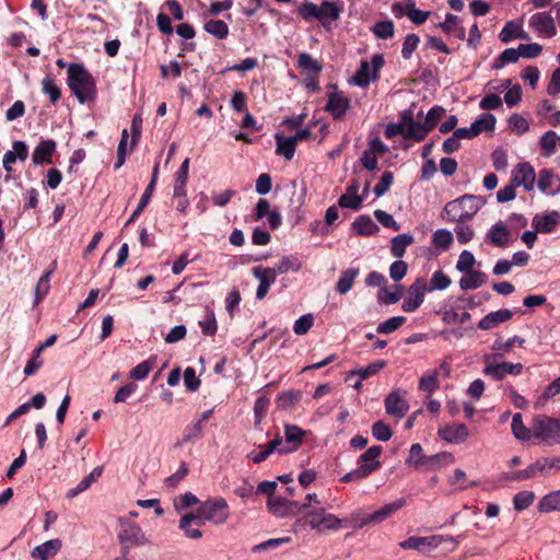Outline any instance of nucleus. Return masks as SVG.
<instances>
[{
  "label": "nucleus",
  "mask_w": 560,
  "mask_h": 560,
  "mask_svg": "<svg viewBox=\"0 0 560 560\" xmlns=\"http://www.w3.org/2000/svg\"><path fill=\"white\" fill-rule=\"evenodd\" d=\"M68 86L81 104L94 101L96 83L93 75L79 63L68 67Z\"/></svg>",
  "instance_id": "obj_1"
},
{
  "label": "nucleus",
  "mask_w": 560,
  "mask_h": 560,
  "mask_svg": "<svg viewBox=\"0 0 560 560\" xmlns=\"http://www.w3.org/2000/svg\"><path fill=\"white\" fill-rule=\"evenodd\" d=\"M483 206L481 197L475 195H464L455 200L447 202L442 211V218L448 222H467Z\"/></svg>",
  "instance_id": "obj_2"
},
{
  "label": "nucleus",
  "mask_w": 560,
  "mask_h": 560,
  "mask_svg": "<svg viewBox=\"0 0 560 560\" xmlns=\"http://www.w3.org/2000/svg\"><path fill=\"white\" fill-rule=\"evenodd\" d=\"M553 469H560V456L539 457L525 469L506 475L505 479L511 481H520L534 479L539 476L547 477L552 474Z\"/></svg>",
  "instance_id": "obj_3"
},
{
  "label": "nucleus",
  "mask_w": 560,
  "mask_h": 560,
  "mask_svg": "<svg viewBox=\"0 0 560 560\" xmlns=\"http://www.w3.org/2000/svg\"><path fill=\"white\" fill-rule=\"evenodd\" d=\"M533 436L547 445L560 444V420L538 415L532 421Z\"/></svg>",
  "instance_id": "obj_4"
},
{
  "label": "nucleus",
  "mask_w": 560,
  "mask_h": 560,
  "mask_svg": "<svg viewBox=\"0 0 560 560\" xmlns=\"http://www.w3.org/2000/svg\"><path fill=\"white\" fill-rule=\"evenodd\" d=\"M194 514L197 517L198 525H202L205 522L219 525L226 522L229 517V506L224 499L214 498L201 503Z\"/></svg>",
  "instance_id": "obj_5"
},
{
  "label": "nucleus",
  "mask_w": 560,
  "mask_h": 560,
  "mask_svg": "<svg viewBox=\"0 0 560 560\" xmlns=\"http://www.w3.org/2000/svg\"><path fill=\"white\" fill-rule=\"evenodd\" d=\"M501 353L494 354H485L483 362L486 364L483 369V374L491 376L495 381H501L505 377L506 374L511 375H520L523 372L522 363H511V362H501L494 363L499 358H501Z\"/></svg>",
  "instance_id": "obj_6"
},
{
  "label": "nucleus",
  "mask_w": 560,
  "mask_h": 560,
  "mask_svg": "<svg viewBox=\"0 0 560 560\" xmlns=\"http://www.w3.org/2000/svg\"><path fill=\"white\" fill-rule=\"evenodd\" d=\"M306 524L317 532L336 530L341 525V520L326 512L323 508H314L305 516Z\"/></svg>",
  "instance_id": "obj_7"
},
{
  "label": "nucleus",
  "mask_w": 560,
  "mask_h": 560,
  "mask_svg": "<svg viewBox=\"0 0 560 560\" xmlns=\"http://www.w3.org/2000/svg\"><path fill=\"white\" fill-rule=\"evenodd\" d=\"M425 291V281L422 278H418L409 287L408 294L402 302L401 308L407 313L415 312L423 303Z\"/></svg>",
  "instance_id": "obj_8"
},
{
  "label": "nucleus",
  "mask_w": 560,
  "mask_h": 560,
  "mask_svg": "<svg viewBox=\"0 0 560 560\" xmlns=\"http://www.w3.org/2000/svg\"><path fill=\"white\" fill-rule=\"evenodd\" d=\"M536 174L529 163H518L511 174V182L515 186H523L527 191L534 189Z\"/></svg>",
  "instance_id": "obj_9"
},
{
  "label": "nucleus",
  "mask_w": 560,
  "mask_h": 560,
  "mask_svg": "<svg viewBox=\"0 0 560 560\" xmlns=\"http://www.w3.org/2000/svg\"><path fill=\"white\" fill-rule=\"evenodd\" d=\"M528 24L541 37L550 38L557 33L553 19L547 12L533 14Z\"/></svg>",
  "instance_id": "obj_10"
},
{
  "label": "nucleus",
  "mask_w": 560,
  "mask_h": 560,
  "mask_svg": "<svg viewBox=\"0 0 560 560\" xmlns=\"http://www.w3.org/2000/svg\"><path fill=\"white\" fill-rule=\"evenodd\" d=\"M350 107V100L341 92L334 91L328 94V101L325 110L328 112L334 119L340 120L345 117Z\"/></svg>",
  "instance_id": "obj_11"
},
{
  "label": "nucleus",
  "mask_w": 560,
  "mask_h": 560,
  "mask_svg": "<svg viewBox=\"0 0 560 560\" xmlns=\"http://www.w3.org/2000/svg\"><path fill=\"white\" fill-rule=\"evenodd\" d=\"M254 277L259 281L256 291V298L262 300L266 298L271 284L275 283L277 276L271 268L255 267L253 268Z\"/></svg>",
  "instance_id": "obj_12"
},
{
  "label": "nucleus",
  "mask_w": 560,
  "mask_h": 560,
  "mask_svg": "<svg viewBox=\"0 0 560 560\" xmlns=\"http://www.w3.org/2000/svg\"><path fill=\"white\" fill-rule=\"evenodd\" d=\"M560 223V213L550 211L536 214L532 220V225L539 233H550Z\"/></svg>",
  "instance_id": "obj_13"
},
{
  "label": "nucleus",
  "mask_w": 560,
  "mask_h": 560,
  "mask_svg": "<svg viewBox=\"0 0 560 560\" xmlns=\"http://www.w3.org/2000/svg\"><path fill=\"white\" fill-rule=\"evenodd\" d=\"M307 432L295 424H284V439L292 446L279 448V454H287L296 451L304 441Z\"/></svg>",
  "instance_id": "obj_14"
},
{
  "label": "nucleus",
  "mask_w": 560,
  "mask_h": 560,
  "mask_svg": "<svg viewBox=\"0 0 560 560\" xmlns=\"http://www.w3.org/2000/svg\"><path fill=\"white\" fill-rule=\"evenodd\" d=\"M485 240L497 247H506L511 241V232L504 222L498 221L489 229Z\"/></svg>",
  "instance_id": "obj_15"
},
{
  "label": "nucleus",
  "mask_w": 560,
  "mask_h": 560,
  "mask_svg": "<svg viewBox=\"0 0 560 560\" xmlns=\"http://www.w3.org/2000/svg\"><path fill=\"white\" fill-rule=\"evenodd\" d=\"M408 409L409 405L399 390L392 392L385 399V410L390 416L402 418Z\"/></svg>",
  "instance_id": "obj_16"
},
{
  "label": "nucleus",
  "mask_w": 560,
  "mask_h": 560,
  "mask_svg": "<svg viewBox=\"0 0 560 560\" xmlns=\"http://www.w3.org/2000/svg\"><path fill=\"white\" fill-rule=\"evenodd\" d=\"M119 525L118 538L121 544L136 545L143 540V533L137 524L120 520Z\"/></svg>",
  "instance_id": "obj_17"
},
{
  "label": "nucleus",
  "mask_w": 560,
  "mask_h": 560,
  "mask_svg": "<svg viewBox=\"0 0 560 560\" xmlns=\"http://www.w3.org/2000/svg\"><path fill=\"white\" fill-rule=\"evenodd\" d=\"M441 536H428V537H417L411 536L408 539L399 542V546L402 549H415V550H430L436 548L442 542Z\"/></svg>",
  "instance_id": "obj_18"
},
{
  "label": "nucleus",
  "mask_w": 560,
  "mask_h": 560,
  "mask_svg": "<svg viewBox=\"0 0 560 560\" xmlns=\"http://www.w3.org/2000/svg\"><path fill=\"white\" fill-rule=\"evenodd\" d=\"M438 434L448 443L459 444L467 440L469 433L465 424H453L440 428Z\"/></svg>",
  "instance_id": "obj_19"
},
{
  "label": "nucleus",
  "mask_w": 560,
  "mask_h": 560,
  "mask_svg": "<svg viewBox=\"0 0 560 560\" xmlns=\"http://www.w3.org/2000/svg\"><path fill=\"white\" fill-rule=\"evenodd\" d=\"M512 315L513 313L508 308L491 312L479 320L478 328L481 330L492 329L499 324L508 322Z\"/></svg>",
  "instance_id": "obj_20"
},
{
  "label": "nucleus",
  "mask_w": 560,
  "mask_h": 560,
  "mask_svg": "<svg viewBox=\"0 0 560 560\" xmlns=\"http://www.w3.org/2000/svg\"><path fill=\"white\" fill-rule=\"evenodd\" d=\"M55 150L56 142L54 140L40 141L32 154L33 164L38 165L50 163Z\"/></svg>",
  "instance_id": "obj_21"
},
{
  "label": "nucleus",
  "mask_w": 560,
  "mask_h": 560,
  "mask_svg": "<svg viewBox=\"0 0 560 560\" xmlns=\"http://www.w3.org/2000/svg\"><path fill=\"white\" fill-rule=\"evenodd\" d=\"M359 188L360 186L358 183H352L347 188V191L340 196L338 205L341 208L359 210L364 199L363 196L358 195Z\"/></svg>",
  "instance_id": "obj_22"
},
{
  "label": "nucleus",
  "mask_w": 560,
  "mask_h": 560,
  "mask_svg": "<svg viewBox=\"0 0 560 560\" xmlns=\"http://www.w3.org/2000/svg\"><path fill=\"white\" fill-rule=\"evenodd\" d=\"M464 277L459 279V288L464 291L475 290L487 282V275L480 270H470L463 272Z\"/></svg>",
  "instance_id": "obj_23"
},
{
  "label": "nucleus",
  "mask_w": 560,
  "mask_h": 560,
  "mask_svg": "<svg viewBox=\"0 0 560 560\" xmlns=\"http://www.w3.org/2000/svg\"><path fill=\"white\" fill-rule=\"evenodd\" d=\"M197 517L194 513H187L182 516L178 527L184 532V535L190 539H199L202 536L199 529Z\"/></svg>",
  "instance_id": "obj_24"
},
{
  "label": "nucleus",
  "mask_w": 560,
  "mask_h": 560,
  "mask_svg": "<svg viewBox=\"0 0 560 560\" xmlns=\"http://www.w3.org/2000/svg\"><path fill=\"white\" fill-rule=\"evenodd\" d=\"M341 8L332 1H323L319 4L318 21L327 27L329 21H337L340 18Z\"/></svg>",
  "instance_id": "obj_25"
},
{
  "label": "nucleus",
  "mask_w": 560,
  "mask_h": 560,
  "mask_svg": "<svg viewBox=\"0 0 560 560\" xmlns=\"http://www.w3.org/2000/svg\"><path fill=\"white\" fill-rule=\"evenodd\" d=\"M454 242L453 233L447 229H439L433 232L431 244L440 253L447 252Z\"/></svg>",
  "instance_id": "obj_26"
},
{
  "label": "nucleus",
  "mask_w": 560,
  "mask_h": 560,
  "mask_svg": "<svg viewBox=\"0 0 560 560\" xmlns=\"http://www.w3.org/2000/svg\"><path fill=\"white\" fill-rule=\"evenodd\" d=\"M61 542L59 539L48 540L32 550V557L37 560H48L54 557L60 549Z\"/></svg>",
  "instance_id": "obj_27"
},
{
  "label": "nucleus",
  "mask_w": 560,
  "mask_h": 560,
  "mask_svg": "<svg viewBox=\"0 0 560 560\" xmlns=\"http://www.w3.org/2000/svg\"><path fill=\"white\" fill-rule=\"evenodd\" d=\"M439 27H441L444 33L459 39H463L466 35L465 28L460 25L459 18L451 13L446 14L445 21L441 22Z\"/></svg>",
  "instance_id": "obj_28"
},
{
  "label": "nucleus",
  "mask_w": 560,
  "mask_h": 560,
  "mask_svg": "<svg viewBox=\"0 0 560 560\" xmlns=\"http://www.w3.org/2000/svg\"><path fill=\"white\" fill-rule=\"evenodd\" d=\"M102 472H103V467L98 466V467H95L88 476H85L78 485L77 487L70 489L68 492H67V498L68 499H73L74 497H77L78 494H80L81 492L88 490L91 485L93 482H95L101 476H102Z\"/></svg>",
  "instance_id": "obj_29"
},
{
  "label": "nucleus",
  "mask_w": 560,
  "mask_h": 560,
  "mask_svg": "<svg viewBox=\"0 0 560 560\" xmlns=\"http://www.w3.org/2000/svg\"><path fill=\"white\" fill-rule=\"evenodd\" d=\"M57 267V261L54 260L50 264V268L39 278L35 287V301L34 304H38L49 292L50 289V276Z\"/></svg>",
  "instance_id": "obj_30"
},
{
  "label": "nucleus",
  "mask_w": 560,
  "mask_h": 560,
  "mask_svg": "<svg viewBox=\"0 0 560 560\" xmlns=\"http://www.w3.org/2000/svg\"><path fill=\"white\" fill-rule=\"evenodd\" d=\"M277 140L276 153L282 155L285 160L291 161L295 153L296 144L291 137H282L279 133L275 136Z\"/></svg>",
  "instance_id": "obj_31"
},
{
  "label": "nucleus",
  "mask_w": 560,
  "mask_h": 560,
  "mask_svg": "<svg viewBox=\"0 0 560 560\" xmlns=\"http://www.w3.org/2000/svg\"><path fill=\"white\" fill-rule=\"evenodd\" d=\"M430 130L423 124L416 122L409 117L405 122L404 138L413 139L416 141L423 140Z\"/></svg>",
  "instance_id": "obj_32"
},
{
  "label": "nucleus",
  "mask_w": 560,
  "mask_h": 560,
  "mask_svg": "<svg viewBox=\"0 0 560 560\" xmlns=\"http://www.w3.org/2000/svg\"><path fill=\"white\" fill-rule=\"evenodd\" d=\"M415 242L411 234L402 233L392 238L390 253L396 258H401L406 248Z\"/></svg>",
  "instance_id": "obj_33"
},
{
  "label": "nucleus",
  "mask_w": 560,
  "mask_h": 560,
  "mask_svg": "<svg viewBox=\"0 0 560 560\" xmlns=\"http://www.w3.org/2000/svg\"><path fill=\"white\" fill-rule=\"evenodd\" d=\"M376 79L377 75L372 71L370 62L361 61L360 68L352 78V83L358 86H366Z\"/></svg>",
  "instance_id": "obj_34"
},
{
  "label": "nucleus",
  "mask_w": 560,
  "mask_h": 560,
  "mask_svg": "<svg viewBox=\"0 0 560 560\" xmlns=\"http://www.w3.org/2000/svg\"><path fill=\"white\" fill-rule=\"evenodd\" d=\"M267 505L275 516L283 517L291 512L292 503L282 497H270Z\"/></svg>",
  "instance_id": "obj_35"
},
{
  "label": "nucleus",
  "mask_w": 560,
  "mask_h": 560,
  "mask_svg": "<svg viewBox=\"0 0 560 560\" xmlns=\"http://www.w3.org/2000/svg\"><path fill=\"white\" fill-rule=\"evenodd\" d=\"M302 268L301 260L294 255L283 256L276 265L271 268L276 276L287 273L288 271H299Z\"/></svg>",
  "instance_id": "obj_36"
},
{
  "label": "nucleus",
  "mask_w": 560,
  "mask_h": 560,
  "mask_svg": "<svg viewBox=\"0 0 560 560\" xmlns=\"http://www.w3.org/2000/svg\"><path fill=\"white\" fill-rule=\"evenodd\" d=\"M359 268H349L341 272V276L336 283V290L339 294H346L351 290L355 278L359 276Z\"/></svg>",
  "instance_id": "obj_37"
},
{
  "label": "nucleus",
  "mask_w": 560,
  "mask_h": 560,
  "mask_svg": "<svg viewBox=\"0 0 560 560\" xmlns=\"http://www.w3.org/2000/svg\"><path fill=\"white\" fill-rule=\"evenodd\" d=\"M405 504L404 499H399L395 502L384 505L382 509L375 511L370 514V521L373 523H381L390 515H393L396 511L402 508Z\"/></svg>",
  "instance_id": "obj_38"
},
{
  "label": "nucleus",
  "mask_w": 560,
  "mask_h": 560,
  "mask_svg": "<svg viewBox=\"0 0 560 560\" xmlns=\"http://www.w3.org/2000/svg\"><path fill=\"white\" fill-rule=\"evenodd\" d=\"M378 469V464L360 466L341 477L342 482L359 481L369 477L373 471Z\"/></svg>",
  "instance_id": "obj_39"
},
{
  "label": "nucleus",
  "mask_w": 560,
  "mask_h": 560,
  "mask_svg": "<svg viewBox=\"0 0 560 560\" xmlns=\"http://www.w3.org/2000/svg\"><path fill=\"white\" fill-rule=\"evenodd\" d=\"M537 508L541 513L560 511V490L552 491L542 497Z\"/></svg>",
  "instance_id": "obj_40"
},
{
  "label": "nucleus",
  "mask_w": 560,
  "mask_h": 560,
  "mask_svg": "<svg viewBox=\"0 0 560 560\" xmlns=\"http://www.w3.org/2000/svg\"><path fill=\"white\" fill-rule=\"evenodd\" d=\"M512 432L517 440L528 441L533 436L532 427L528 429L523 423L521 413H515L512 419Z\"/></svg>",
  "instance_id": "obj_41"
},
{
  "label": "nucleus",
  "mask_w": 560,
  "mask_h": 560,
  "mask_svg": "<svg viewBox=\"0 0 560 560\" xmlns=\"http://www.w3.org/2000/svg\"><path fill=\"white\" fill-rule=\"evenodd\" d=\"M385 366L384 361H375L366 368L350 371L347 375V381H350L354 376H359L361 380H366L372 375L377 374Z\"/></svg>",
  "instance_id": "obj_42"
},
{
  "label": "nucleus",
  "mask_w": 560,
  "mask_h": 560,
  "mask_svg": "<svg viewBox=\"0 0 560 560\" xmlns=\"http://www.w3.org/2000/svg\"><path fill=\"white\" fill-rule=\"evenodd\" d=\"M352 225L359 235H372L378 230L377 225L368 215H360Z\"/></svg>",
  "instance_id": "obj_43"
},
{
  "label": "nucleus",
  "mask_w": 560,
  "mask_h": 560,
  "mask_svg": "<svg viewBox=\"0 0 560 560\" xmlns=\"http://www.w3.org/2000/svg\"><path fill=\"white\" fill-rule=\"evenodd\" d=\"M557 142L558 136L555 131L549 130L545 132L539 139L541 154L546 158L551 156L556 152Z\"/></svg>",
  "instance_id": "obj_44"
},
{
  "label": "nucleus",
  "mask_w": 560,
  "mask_h": 560,
  "mask_svg": "<svg viewBox=\"0 0 560 560\" xmlns=\"http://www.w3.org/2000/svg\"><path fill=\"white\" fill-rule=\"evenodd\" d=\"M454 462V456L450 453L443 452L435 455L427 456L423 467L429 470H434L440 466H447Z\"/></svg>",
  "instance_id": "obj_45"
},
{
  "label": "nucleus",
  "mask_w": 560,
  "mask_h": 560,
  "mask_svg": "<svg viewBox=\"0 0 560 560\" xmlns=\"http://www.w3.org/2000/svg\"><path fill=\"white\" fill-rule=\"evenodd\" d=\"M202 436V420H198L195 423L186 427L183 432V438L180 441L176 443V445H182L186 443H191L199 440Z\"/></svg>",
  "instance_id": "obj_46"
},
{
  "label": "nucleus",
  "mask_w": 560,
  "mask_h": 560,
  "mask_svg": "<svg viewBox=\"0 0 560 560\" xmlns=\"http://www.w3.org/2000/svg\"><path fill=\"white\" fill-rule=\"evenodd\" d=\"M42 91L44 94L48 95L52 104H56L61 97L60 88L51 77L47 75L42 80Z\"/></svg>",
  "instance_id": "obj_47"
},
{
  "label": "nucleus",
  "mask_w": 560,
  "mask_h": 560,
  "mask_svg": "<svg viewBox=\"0 0 560 560\" xmlns=\"http://www.w3.org/2000/svg\"><path fill=\"white\" fill-rule=\"evenodd\" d=\"M427 456L423 454L422 446L419 443L411 445L409 456L406 459V465L419 468L423 467Z\"/></svg>",
  "instance_id": "obj_48"
},
{
  "label": "nucleus",
  "mask_w": 560,
  "mask_h": 560,
  "mask_svg": "<svg viewBox=\"0 0 560 560\" xmlns=\"http://www.w3.org/2000/svg\"><path fill=\"white\" fill-rule=\"evenodd\" d=\"M205 31L219 39H223L229 34V26L222 20H210L205 24Z\"/></svg>",
  "instance_id": "obj_49"
},
{
  "label": "nucleus",
  "mask_w": 560,
  "mask_h": 560,
  "mask_svg": "<svg viewBox=\"0 0 560 560\" xmlns=\"http://www.w3.org/2000/svg\"><path fill=\"white\" fill-rule=\"evenodd\" d=\"M452 283L451 278L445 275L442 270H436L433 272L429 288H427L428 291H434V290H445L447 289Z\"/></svg>",
  "instance_id": "obj_50"
},
{
  "label": "nucleus",
  "mask_w": 560,
  "mask_h": 560,
  "mask_svg": "<svg viewBox=\"0 0 560 560\" xmlns=\"http://www.w3.org/2000/svg\"><path fill=\"white\" fill-rule=\"evenodd\" d=\"M555 180V173L551 170H541L538 174V188L540 191L545 194L555 195L556 191L552 190Z\"/></svg>",
  "instance_id": "obj_51"
},
{
  "label": "nucleus",
  "mask_w": 560,
  "mask_h": 560,
  "mask_svg": "<svg viewBox=\"0 0 560 560\" xmlns=\"http://www.w3.org/2000/svg\"><path fill=\"white\" fill-rule=\"evenodd\" d=\"M382 446L380 445H373L370 448H368L358 459V465H371V464H378V468L381 467V462L378 460V457L382 454Z\"/></svg>",
  "instance_id": "obj_52"
},
{
  "label": "nucleus",
  "mask_w": 560,
  "mask_h": 560,
  "mask_svg": "<svg viewBox=\"0 0 560 560\" xmlns=\"http://www.w3.org/2000/svg\"><path fill=\"white\" fill-rule=\"evenodd\" d=\"M406 323V317L404 316H395L390 317L387 320L378 324L376 331L382 335H388L397 330L400 326Z\"/></svg>",
  "instance_id": "obj_53"
},
{
  "label": "nucleus",
  "mask_w": 560,
  "mask_h": 560,
  "mask_svg": "<svg viewBox=\"0 0 560 560\" xmlns=\"http://www.w3.org/2000/svg\"><path fill=\"white\" fill-rule=\"evenodd\" d=\"M560 393V376L553 380L544 390V393L537 398L535 407H542L548 399L552 398Z\"/></svg>",
  "instance_id": "obj_54"
},
{
  "label": "nucleus",
  "mask_w": 560,
  "mask_h": 560,
  "mask_svg": "<svg viewBox=\"0 0 560 560\" xmlns=\"http://www.w3.org/2000/svg\"><path fill=\"white\" fill-rule=\"evenodd\" d=\"M439 372L431 371L428 374L423 375L419 380V389L427 393H433L439 388Z\"/></svg>",
  "instance_id": "obj_55"
},
{
  "label": "nucleus",
  "mask_w": 560,
  "mask_h": 560,
  "mask_svg": "<svg viewBox=\"0 0 560 560\" xmlns=\"http://www.w3.org/2000/svg\"><path fill=\"white\" fill-rule=\"evenodd\" d=\"M476 258L474 254L467 249L463 250L459 254V257L456 262V270L459 272H466L470 270H475L474 266L476 265Z\"/></svg>",
  "instance_id": "obj_56"
},
{
  "label": "nucleus",
  "mask_w": 560,
  "mask_h": 560,
  "mask_svg": "<svg viewBox=\"0 0 560 560\" xmlns=\"http://www.w3.org/2000/svg\"><path fill=\"white\" fill-rule=\"evenodd\" d=\"M301 392H283L277 397L278 407L281 409H289L294 406L301 399Z\"/></svg>",
  "instance_id": "obj_57"
},
{
  "label": "nucleus",
  "mask_w": 560,
  "mask_h": 560,
  "mask_svg": "<svg viewBox=\"0 0 560 560\" xmlns=\"http://www.w3.org/2000/svg\"><path fill=\"white\" fill-rule=\"evenodd\" d=\"M373 34L381 39H387L394 36V23L392 21H380L371 28Z\"/></svg>",
  "instance_id": "obj_58"
},
{
  "label": "nucleus",
  "mask_w": 560,
  "mask_h": 560,
  "mask_svg": "<svg viewBox=\"0 0 560 560\" xmlns=\"http://www.w3.org/2000/svg\"><path fill=\"white\" fill-rule=\"evenodd\" d=\"M495 117L492 114H483L472 122L476 132L492 131L495 127Z\"/></svg>",
  "instance_id": "obj_59"
},
{
  "label": "nucleus",
  "mask_w": 560,
  "mask_h": 560,
  "mask_svg": "<svg viewBox=\"0 0 560 560\" xmlns=\"http://www.w3.org/2000/svg\"><path fill=\"white\" fill-rule=\"evenodd\" d=\"M535 499V493L533 491H520L514 495L513 504L516 511L526 510Z\"/></svg>",
  "instance_id": "obj_60"
},
{
  "label": "nucleus",
  "mask_w": 560,
  "mask_h": 560,
  "mask_svg": "<svg viewBox=\"0 0 560 560\" xmlns=\"http://www.w3.org/2000/svg\"><path fill=\"white\" fill-rule=\"evenodd\" d=\"M299 67L318 74L323 67L318 60L314 59L310 54L303 52L299 56Z\"/></svg>",
  "instance_id": "obj_61"
},
{
  "label": "nucleus",
  "mask_w": 560,
  "mask_h": 560,
  "mask_svg": "<svg viewBox=\"0 0 560 560\" xmlns=\"http://www.w3.org/2000/svg\"><path fill=\"white\" fill-rule=\"evenodd\" d=\"M298 12L301 15V18L306 22H310L312 20H318L319 5L306 1L299 7Z\"/></svg>",
  "instance_id": "obj_62"
},
{
  "label": "nucleus",
  "mask_w": 560,
  "mask_h": 560,
  "mask_svg": "<svg viewBox=\"0 0 560 560\" xmlns=\"http://www.w3.org/2000/svg\"><path fill=\"white\" fill-rule=\"evenodd\" d=\"M521 34V25L515 23L514 21L508 22L502 31L499 34V38L503 43H509L514 38H517V35Z\"/></svg>",
  "instance_id": "obj_63"
},
{
  "label": "nucleus",
  "mask_w": 560,
  "mask_h": 560,
  "mask_svg": "<svg viewBox=\"0 0 560 560\" xmlns=\"http://www.w3.org/2000/svg\"><path fill=\"white\" fill-rule=\"evenodd\" d=\"M457 241L460 244H467L475 237V231L471 226L467 225L466 222L457 223L455 229Z\"/></svg>",
  "instance_id": "obj_64"
}]
</instances>
